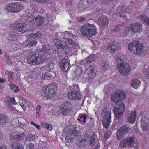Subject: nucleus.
<instances>
[{"instance_id": "f257e3e1", "label": "nucleus", "mask_w": 149, "mask_h": 149, "mask_svg": "<svg viewBox=\"0 0 149 149\" xmlns=\"http://www.w3.org/2000/svg\"><path fill=\"white\" fill-rule=\"evenodd\" d=\"M57 86L55 83H52L48 86L42 87L40 90L41 95L45 99H52L56 94Z\"/></svg>"}, {"instance_id": "f03ea898", "label": "nucleus", "mask_w": 149, "mask_h": 149, "mask_svg": "<svg viewBox=\"0 0 149 149\" xmlns=\"http://www.w3.org/2000/svg\"><path fill=\"white\" fill-rule=\"evenodd\" d=\"M81 32L84 36H92L96 33V29L93 25L86 23L81 26Z\"/></svg>"}, {"instance_id": "7ed1b4c3", "label": "nucleus", "mask_w": 149, "mask_h": 149, "mask_svg": "<svg viewBox=\"0 0 149 149\" xmlns=\"http://www.w3.org/2000/svg\"><path fill=\"white\" fill-rule=\"evenodd\" d=\"M129 49L133 53L135 54L142 53L144 50V47L137 40H134L129 45Z\"/></svg>"}, {"instance_id": "20e7f679", "label": "nucleus", "mask_w": 149, "mask_h": 149, "mask_svg": "<svg viewBox=\"0 0 149 149\" xmlns=\"http://www.w3.org/2000/svg\"><path fill=\"white\" fill-rule=\"evenodd\" d=\"M42 36V33L38 31H36V32L30 34L28 36V40L26 41L24 43L26 46L28 47H31L35 46L37 43V42L35 41L30 40H31L35 38L39 39Z\"/></svg>"}, {"instance_id": "39448f33", "label": "nucleus", "mask_w": 149, "mask_h": 149, "mask_svg": "<svg viewBox=\"0 0 149 149\" xmlns=\"http://www.w3.org/2000/svg\"><path fill=\"white\" fill-rule=\"evenodd\" d=\"M117 68L121 74H127L130 71L129 65L125 63H123L120 57L117 58Z\"/></svg>"}, {"instance_id": "423d86ee", "label": "nucleus", "mask_w": 149, "mask_h": 149, "mask_svg": "<svg viewBox=\"0 0 149 149\" xmlns=\"http://www.w3.org/2000/svg\"><path fill=\"white\" fill-rule=\"evenodd\" d=\"M44 59L42 55L36 54L29 56L27 60L29 64L39 65L43 63Z\"/></svg>"}, {"instance_id": "0eeeda50", "label": "nucleus", "mask_w": 149, "mask_h": 149, "mask_svg": "<svg viewBox=\"0 0 149 149\" xmlns=\"http://www.w3.org/2000/svg\"><path fill=\"white\" fill-rule=\"evenodd\" d=\"M102 113L103 115V118L102 120V124L103 127L107 128L110 125L111 122V113L108 111L106 108H104L102 111Z\"/></svg>"}, {"instance_id": "6e6552de", "label": "nucleus", "mask_w": 149, "mask_h": 149, "mask_svg": "<svg viewBox=\"0 0 149 149\" xmlns=\"http://www.w3.org/2000/svg\"><path fill=\"white\" fill-rule=\"evenodd\" d=\"M135 144V140L133 137H127L121 140L119 147L123 148L131 147L133 146Z\"/></svg>"}, {"instance_id": "1a4fd4ad", "label": "nucleus", "mask_w": 149, "mask_h": 149, "mask_svg": "<svg viewBox=\"0 0 149 149\" xmlns=\"http://www.w3.org/2000/svg\"><path fill=\"white\" fill-rule=\"evenodd\" d=\"M126 96V93L123 91L120 92H117L111 95V99L112 101L115 103L121 102L125 100Z\"/></svg>"}, {"instance_id": "9d476101", "label": "nucleus", "mask_w": 149, "mask_h": 149, "mask_svg": "<svg viewBox=\"0 0 149 149\" xmlns=\"http://www.w3.org/2000/svg\"><path fill=\"white\" fill-rule=\"evenodd\" d=\"M125 109V104L123 103L118 104L116 105L114 108L115 116L116 118L120 120Z\"/></svg>"}, {"instance_id": "9b49d317", "label": "nucleus", "mask_w": 149, "mask_h": 149, "mask_svg": "<svg viewBox=\"0 0 149 149\" xmlns=\"http://www.w3.org/2000/svg\"><path fill=\"white\" fill-rule=\"evenodd\" d=\"M64 39H67L68 43L72 45L75 48H77L79 47V46L77 43L73 41L72 38L76 37L75 36L70 32L65 31L62 33Z\"/></svg>"}, {"instance_id": "f8f14e48", "label": "nucleus", "mask_w": 149, "mask_h": 149, "mask_svg": "<svg viewBox=\"0 0 149 149\" xmlns=\"http://www.w3.org/2000/svg\"><path fill=\"white\" fill-rule=\"evenodd\" d=\"M72 105L70 102H67L63 104L60 109V111L63 115H67L71 112L72 109Z\"/></svg>"}, {"instance_id": "ddd939ff", "label": "nucleus", "mask_w": 149, "mask_h": 149, "mask_svg": "<svg viewBox=\"0 0 149 149\" xmlns=\"http://www.w3.org/2000/svg\"><path fill=\"white\" fill-rule=\"evenodd\" d=\"M79 131L74 129H69L65 136V141L67 142H71L74 137L79 135Z\"/></svg>"}, {"instance_id": "4468645a", "label": "nucleus", "mask_w": 149, "mask_h": 149, "mask_svg": "<svg viewBox=\"0 0 149 149\" xmlns=\"http://www.w3.org/2000/svg\"><path fill=\"white\" fill-rule=\"evenodd\" d=\"M53 42L56 47L59 49H65L66 52L69 50V48L66 43L56 38L53 40Z\"/></svg>"}, {"instance_id": "2eb2a0df", "label": "nucleus", "mask_w": 149, "mask_h": 149, "mask_svg": "<svg viewBox=\"0 0 149 149\" xmlns=\"http://www.w3.org/2000/svg\"><path fill=\"white\" fill-rule=\"evenodd\" d=\"M21 6L18 2L14 3H10L7 5L6 7V10L13 12H16L20 9Z\"/></svg>"}, {"instance_id": "dca6fc26", "label": "nucleus", "mask_w": 149, "mask_h": 149, "mask_svg": "<svg viewBox=\"0 0 149 149\" xmlns=\"http://www.w3.org/2000/svg\"><path fill=\"white\" fill-rule=\"evenodd\" d=\"M120 47L119 43L116 41L112 42L107 45V49L111 53H113L115 51L118 49Z\"/></svg>"}, {"instance_id": "f3484780", "label": "nucleus", "mask_w": 149, "mask_h": 149, "mask_svg": "<svg viewBox=\"0 0 149 149\" xmlns=\"http://www.w3.org/2000/svg\"><path fill=\"white\" fill-rule=\"evenodd\" d=\"M129 128L126 125L123 126L117 132V137L118 139H120L123 138L128 132Z\"/></svg>"}, {"instance_id": "a211bd4d", "label": "nucleus", "mask_w": 149, "mask_h": 149, "mask_svg": "<svg viewBox=\"0 0 149 149\" xmlns=\"http://www.w3.org/2000/svg\"><path fill=\"white\" fill-rule=\"evenodd\" d=\"M25 136L24 134L22 132L19 133L17 135L16 132H13L10 135V139L12 141H19L23 139Z\"/></svg>"}, {"instance_id": "6ab92c4d", "label": "nucleus", "mask_w": 149, "mask_h": 149, "mask_svg": "<svg viewBox=\"0 0 149 149\" xmlns=\"http://www.w3.org/2000/svg\"><path fill=\"white\" fill-rule=\"evenodd\" d=\"M32 21L33 24L37 27H40L44 23V18L41 16H38L35 19H32Z\"/></svg>"}, {"instance_id": "aec40b11", "label": "nucleus", "mask_w": 149, "mask_h": 149, "mask_svg": "<svg viewBox=\"0 0 149 149\" xmlns=\"http://www.w3.org/2000/svg\"><path fill=\"white\" fill-rule=\"evenodd\" d=\"M68 97L70 99L79 100L81 98V95L79 92L77 91H71L68 94Z\"/></svg>"}, {"instance_id": "412c9836", "label": "nucleus", "mask_w": 149, "mask_h": 149, "mask_svg": "<svg viewBox=\"0 0 149 149\" xmlns=\"http://www.w3.org/2000/svg\"><path fill=\"white\" fill-rule=\"evenodd\" d=\"M86 139L83 136H81L78 139L76 144L79 148H83L86 146Z\"/></svg>"}, {"instance_id": "4be33fe9", "label": "nucleus", "mask_w": 149, "mask_h": 149, "mask_svg": "<svg viewBox=\"0 0 149 149\" xmlns=\"http://www.w3.org/2000/svg\"><path fill=\"white\" fill-rule=\"evenodd\" d=\"M60 67L62 71L64 72H66L68 70L69 63L66 59L63 58L61 60Z\"/></svg>"}, {"instance_id": "5701e85b", "label": "nucleus", "mask_w": 149, "mask_h": 149, "mask_svg": "<svg viewBox=\"0 0 149 149\" xmlns=\"http://www.w3.org/2000/svg\"><path fill=\"white\" fill-rule=\"evenodd\" d=\"M141 84V81L136 78H133L131 81V86L135 89L138 88Z\"/></svg>"}, {"instance_id": "b1692460", "label": "nucleus", "mask_w": 149, "mask_h": 149, "mask_svg": "<svg viewBox=\"0 0 149 149\" xmlns=\"http://www.w3.org/2000/svg\"><path fill=\"white\" fill-rule=\"evenodd\" d=\"M17 31L19 32H24L26 31L28 29V26L26 24L20 23L17 25L15 26Z\"/></svg>"}, {"instance_id": "393cba45", "label": "nucleus", "mask_w": 149, "mask_h": 149, "mask_svg": "<svg viewBox=\"0 0 149 149\" xmlns=\"http://www.w3.org/2000/svg\"><path fill=\"white\" fill-rule=\"evenodd\" d=\"M136 112L135 111L130 113L127 120L130 123H133L136 121Z\"/></svg>"}, {"instance_id": "a878e982", "label": "nucleus", "mask_w": 149, "mask_h": 149, "mask_svg": "<svg viewBox=\"0 0 149 149\" xmlns=\"http://www.w3.org/2000/svg\"><path fill=\"white\" fill-rule=\"evenodd\" d=\"M108 21V18L107 17H100L98 20L99 26L101 27H105L107 26Z\"/></svg>"}, {"instance_id": "bb28decb", "label": "nucleus", "mask_w": 149, "mask_h": 149, "mask_svg": "<svg viewBox=\"0 0 149 149\" xmlns=\"http://www.w3.org/2000/svg\"><path fill=\"white\" fill-rule=\"evenodd\" d=\"M148 118L145 116L141 118V125L144 130H146L148 128Z\"/></svg>"}, {"instance_id": "cd10ccee", "label": "nucleus", "mask_w": 149, "mask_h": 149, "mask_svg": "<svg viewBox=\"0 0 149 149\" xmlns=\"http://www.w3.org/2000/svg\"><path fill=\"white\" fill-rule=\"evenodd\" d=\"M132 31L134 32H139L142 30V26L141 24L138 23L135 24H133L131 26Z\"/></svg>"}, {"instance_id": "c85d7f7f", "label": "nucleus", "mask_w": 149, "mask_h": 149, "mask_svg": "<svg viewBox=\"0 0 149 149\" xmlns=\"http://www.w3.org/2000/svg\"><path fill=\"white\" fill-rule=\"evenodd\" d=\"M97 70L93 66H90L87 69L86 72L88 74H95L97 73Z\"/></svg>"}, {"instance_id": "c756f323", "label": "nucleus", "mask_w": 149, "mask_h": 149, "mask_svg": "<svg viewBox=\"0 0 149 149\" xmlns=\"http://www.w3.org/2000/svg\"><path fill=\"white\" fill-rule=\"evenodd\" d=\"M5 102L7 104L16 105L17 104V102H16L14 98L13 97H9L7 98L5 100Z\"/></svg>"}, {"instance_id": "7c9ffc66", "label": "nucleus", "mask_w": 149, "mask_h": 149, "mask_svg": "<svg viewBox=\"0 0 149 149\" xmlns=\"http://www.w3.org/2000/svg\"><path fill=\"white\" fill-rule=\"evenodd\" d=\"M101 65L102 67L101 68L102 71L103 72L107 71L109 69V65L108 63L106 61H102Z\"/></svg>"}, {"instance_id": "2f4dec72", "label": "nucleus", "mask_w": 149, "mask_h": 149, "mask_svg": "<svg viewBox=\"0 0 149 149\" xmlns=\"http://www.w3.org/2000/svg\"><path fill=\"white\" fill-rule=\"evenodd\" d=\"M7 117L5 114L0 113V125H4L7 122Z\"/></svg>"}, {"instance_id": "473e14b6", "label": "nucleus", "mask_w": 149, "mask_h": 149, "mask_svg": "<svg viewBox=\"0 0 149 149\" xmlns=\"http://www.w3.org/2000/svg\"><path fill=\"white\" fill-rule=\"evenodd\" d=\"M11 149H24V147L22 144L13 143L11 145Z\"/></svg>"}, {"instance_id": "72a5a7b5", "label": "nucleus", "mask_w": 149, "mask_h": 149, "mask_svg": "<svg viewBox=\"0 0 149 149\" xmlns=\"http://www.w3.org/2000/svg\"><path fill=\"white\" fill-rule=\"evenodd\" d=\"M87 116L86 114H84L83 115L80 114L79 116V118H77V120L81 122H86V117Z\"/></svg>"}, {"instance_id": "f704fd0d", "label": "nucleus", "mask_w": 149, "mask_h": 149, "mask_svg": "<svg viewBox=\"0 0 149 149\" xmlns=\"http://www.w3.org/2000/svg\"><path fill=\"white\" fill-rule=\"evenodd\" d=\"M146 24L149 26V18L145 15H141L139 17Z\"/></svg>"}, {"instance_id": "c9c22d12", "label": "nucleus", "mask_w": 149, "mask_h": 149, "mask_svg": "<svg viewBox=\"0 0 149 149\" xmlns=\"http://www.w3.org/2000/svg\"><path fill=\"white\" fill-rule=\"evenodd\" d=\"M10 86L11 90L15 93H17L19 91V88L15 84H11L10 85Z\"/></svg>"}, {"instance_id": "e433bc0d", "label": "nucleus", "mask_w": 149, "mask_h": 149, "mask_svg": "<svg viewBox=\"0 0 149 149\" xmlns=\"http://www.w3.org/2000/svg\"><path fill=\"white\" fill-rule=\"evenodd\" d=\"M87 3L86 0H81L80 2L79 6L81 9H84L86 7V4Z\"/></svg>"}, {"instance_id": "4c0bfd02", "label": "nucleus", "mask_w": 149, "mask_h": 149, "mask_svg": "<svg viewBox=\"0 0 149 149\" xmlns=\"http://www.w3.org/2000/svg\"><path fill=\"white\" fill-rule=\"evenodd\" d=\"M94 56L93 55H90L88 57L86 58L84 60V62L85 63H89L94 60Z\"/></svg>"}, {"instance_id": "58836bf2", "label": "nucleus", "mask_w": 149, "mask_h": 149, "mask_svg": "<svg viewBox=\"0 0 149 149\" xmlns=\"http://www.w3.org/2000/svg\"><path fill=\"white\" fill-rule=\"evenodd\" d=\"M36 132H35V134L32 135L31 134H28L27 135L26 137V140L27 141H31L34 140L36 136L35 135Z\"/></svg>"}, {"instance_id": "ea45409f", "label": "nucleus", "mask_w": 149, "mask_h": 149, "mask_svg": "<svg viewBox=\"0 0 149 149\" xmlns=\"http://www.w3.org/2000/svg\"><path fill=\"white\" fill-rule=\"evenodd\" d=\"M42 125L45 128L47 129L49 131L52 130L51 125L50 124L47 123L45 122H43L42 123Z\"/></svg>"}, {"instance_id": "a19ab883", "label": "nucleus", "mask_w": 149, "mask_h": 149, "mask_svg": "<svg viewBox=\"0 0 149 149\" xmlns=\"http://www.w3.org/2000/svg\"><path fill=\"white\" fill-rule=\"evenodd\" d=\"M42 78V80H50L53 78V77L52 75H42L41 76Z\"/></svg>"}, {"instance_id": "79ce46f5", "label": "nucleus", "mask_w": 149, "mask_h": 149, "mask_svg": "<svg viewBox=\"0 0 149 149\" xmlns=\"http://www.w3.org/2000/svg\"><path fill=\"white\" fill-rule=\"evenodd\" d=\"M50 47L49 45H44L42 48V50H41L42 52H49Z\"/></svg>"}, {"instance_id": "37998d69", "label": "nucleus", "mask_w": 149, "mask_h": 149, "mask_svg": "<svg viewBox=\"0 0 149 149\" xmlns=\"http://www.w3.org/2000/svg\"><path fill=\"white\" fill-rule=\"evenodd\" d=\"M83 70L79 67H77L75 70V74H80L82 73Z\"/></svg>"}, {"instance_id": "c03bdc74", "label": "nucleus", "mask_w": 149, "mask_h": 149, "mask_svg": "<svg viewBox=\"0 0 149 149\" xmlns=\"http://www.w3.org/2000/svg\"><path fill=\"white\" fill-rule=\"evenodd\" d=\"M31 124L36 127V128L40 130V126L39 125H38V124H36L35 122H33V121H31L30 122Z\"/></svg>"}, {"instance_id": "a18cd8bd", "label": "nucleus", "mask_w": 149, "mask_h": 149, "mask_svg": "<svg viewBox=\"0 0 149 149\" xmlns=\"http://www.w3.org/2000/svg\"><path fill=\"white\" fill-rule=\"evenodd\" d=\"M111 134V131H108L107 133H105V139H107L108 138H109Z\"/></svg>"}, {"instance_id": "49530a36", "label": "nucleus", "mask_w": 149, "mask_h": 149, "mask_svg": "<svg viewBox=\"0 0 149 149\" xmlns=\"http://www.w3.org/2000/svg\"><path fill=\"white\" fill-rule=\"evenodd\" d=\"M36 2L46 3L48 2V0H32Z\"/></svg>"}, {"instance_id": "de8ad7c7", "label": "nucleus", "mask_w": 149, "mask_h": 149, "mask_svg": "<svg viewBox=\"0 0 149 149\" xmlns=\"http://www.w3.org/2000/svg\"><path fill=\"white\" fill-rule=\"evenodd\" d=\"M34 146L33 144L31 143L28 145L26 149H34Z\"/></svg>"}, {"instance_id": "09e8293b", "label": "nucleus", "mask_w": 149, "mask_h": 149, "mask_svg": "<svg viewBox=\"0 0 149 149\" xmlns=\"http://www.w3.org/2000/svg\"><path fill=\"white\" fill-rule=\"evenodd\" d=\"M95 144V139L92 138L91 140L90 144L91 146H93Z\"/></svg>"}, {"instance_id": "8fccbe9b", "label": "nucleus", "mask_w": 149, "mask_h": 149, "mask_svg": "<svg viewBox=\"0 0 149 149\" xmlns=\"http://www.w3.org/2000/svg\"><path fill=\"white\" fill-rule=\"evenodd\" d=\"M13 75H11L10 77L9 76V78H8V81L10 83L14 81V79L13 77Z\"/></svg>"}, {"instance_id": "3c124183", "label": "nucleus", "mask_w": 149, "mask_h": 149, "mask_svg": "<svg viewBox=\"0 0 149 149\" xmlns=\"http://www.w3.org/2000/svg\"><path fill=\"white\" fill-rule=\"evenodd\" d=\"M42 108L41 106L39 105H37V106L36 107V111L37 112H40V109Z\"/></svg>"}, {"instance_id": "603ef678", "label": "nucleus", "mask_w": 149, "mask_h": 149, "mask_svg": "<svg viewBox=\"0 0 149 149\" xmlns=\"http://www.w3.org/2000/svg\"><path fill=\"white\" fill-rule=\"evenodd\" d=\"M7 108H8L9 109L12 111H13L14 110V108L11 105V104H7Z\"/></svg>"}, {"instance_id": "864d4df0", "label": "nucleus", "mask_w": 149, "mask_h": 149, "mask_svg": "<svg viewBox=\"0 0 149 149\" xmlns=\"http://www.w3.org/2000/svg\"><path fill=\"white\" fill-rule=\"evenodd\" d=\"M129 32V30L128 29H125V30H124L123 32V34L124 36H126L127 35Z\"/></svg>"}, {"instance_id": "5fc2aeb1", "label": "nucleus", "mask_w": 149, "mask_h": 149, "mask_svg": "<svg viewBox=\"0 0 149 149\" xmlns=\"http://www.w3.org/2000/svg\"><path fill=\"white\" fill-rule=\"evenodd\" d=\"M86 19H87L86 17L83 16V17L80 18L79 19V21L81 22V21H85Z\"/></svg>"}, {"instance_id": "6e6d98bb", "label": "nucleus", "mask_w": 149, "mask_h": 149, "mask_svg": "<svg viewBox=\"0 0 149 149\" xmlns=\"http://www.w3.org/2000/svg\"><path fill=\"white\" fill-rule=\"evenodd\" d=\"M13 73H14L13 72H11L9 70L5 72V74H13Z\"/></svg>"}, {"instance_id": "4d7b16f0", "label": "nucleus", "mask_w": 149, "mask_h": 149, "mask_svg": "<svg viewBox=\"0 0 149 149\" xmlns=\"http://www.w3.org/2000/svg\"><path fill=\"white\" fill-rule=\"evenodd\" d=\"M6 79L5 78H0V83H2L6 81Z\"/></svg>"}, {"instance_id": "13d9d810", "label": "nucleus", "mask_w": 149, "mask_h": 149, "mask_svg": "<svg viewBox=\"0 0 149 149\" xmlns=\"http://www.w3.org/2000/svg\"><path fill=\"white\" fill-rule=\"evenodd\" d=\"M19 103H20V105L21 106L22 108L23 109L24 111H25V110L26 109V108L24 106V104H22V103L21 104L20 102H19Z\"/></svg>"}, {"instance_id": "bf43d9fd", "label": "nucleus", "mask_w": 149, "mask_h": 149, "mask_svg": "<svg viewBox=\"0 0 149 149\" xmlns=\"http://www.w3.org/2000/svg\"><path fill=\"white\" fill-rule=\"evenodd\" d=\"M0 149H6L5 145L3 144L0 146Z\"/></svg>"}, {"instance_id": "052dcab7", "label": "nucleus", "mask_w": 149, "mask_h": 149, "mask_svg": "<svg viewBox=\"0 0 149 149\" xmlns=\"http://www.w3.org/2000/svg\"><path fill=\"white\" fill-rule=\"evenodd\" d=\"M36 117L37 118H39L40 116V112H36Z\"/></svg>"}, {"instance_id": "680f3d73", "label": "nucleus", "mask_w": 149, "mask_h": 149, "mask_svg": "<svg viewBox=\"0 0 149 149\" xmlns=\"http://www.w3.org/2000/svg\"><path fill=\"white\" fill-rule=\"evenodd\" d=\"M145 74H149V68H147L146 69V70L145 71Z\"/></svg>"}, {"instance_id": "e2e57ef3", "label": "nucleus", "mask_w": 149, "mask_h": 149, "mask_svg": "<svg viewBox=\"0 0 149 149\" xmlns=\"http://www.w3.org/2000/svg\"><path fill=\"white\" fill-rule=\"evenodd\" d=\"M100 148V144H97L94 148V149H99Z\"/></svg>"}, {"instance_id": "0e129e2a", "label": "nucleus", "mask_w": 149, "mask_h": 149, "mask_svg": "<svg viewBox=\"0 0 149 149\" xmlns=\"http://www.w3.org/2000/svg\"><path fill=\"white\" fill-rule=\"evenodd\" d=\"M35 10L36 9L34 8H32L31 12L33 13V14H34L35 13H36V12L37 11L36 10Z\"/></svg>"}, {"instance_id": "69168bd1", "label": "nucleus", "mask_w": 149, "mask_h": 149, "mask_svg": "<svg viewBox=\"0 0 149 149\" xmlns=\"http://www.w3.org/2000/svg\"><path fill=\"white\" fill-rule=\"evenodd\" d=\"M119 29V28L118 27H116L114 29V31H115V32H117V31H118Z\"/></svg>"}, {"instance_id": "338daca9", "label": "nucleus", "mask_w": 149, "mask_h": 149, "mask_svg": "<svg viewBox=\"0 0 149 149\" xmlns=\"http://www.w3.org/2000/svg\"><path fill=\"white\" fill-rule=\"evenodd\" d=\"M112 0H101V1L103 2H108L109 1H111Z\"/></svg>"}, {"instance_id": "774afa93", "label": "nucleus", "mask_w": 149, "mask_h": 149, "mask_svg": "<svg viewBox=\"0 0 149 149\" xmlns=\"http://www.w3.org/2000/svg\"><path fill=\"white\" fill-rule=\"evenodd\" d=\"M36 71H31L30 73V74H36Z\"/></svg>"}]
</instances>
